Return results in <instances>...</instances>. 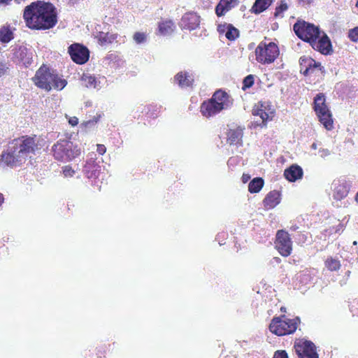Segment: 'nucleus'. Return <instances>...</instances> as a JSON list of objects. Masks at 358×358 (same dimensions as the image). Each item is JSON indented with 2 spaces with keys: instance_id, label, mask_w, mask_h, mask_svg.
<instances>
[{
  "instance_id": "nucleus-36",
  "label": "nucleus",
  "mask_w": 358,
  "mask_h": 358,
  "mask_svg": "<svg viewBox=\"0 0 358 358\" xmlns=\"http://www.w3.org/2000/svg\"><path fill=\"white\" fill-rule=\"evenodd\" d=\"M254 76L252 74L247 76L243 80L242 90L245 91L247 89L250 88L254 85Z\"/></svg>"
},
{
  "instance_id": "nucleus-34",
  "label": "nucleus",
  "mask_w": 358,
  "mask_h": 358,
  "mask_svg": "<svg viewBox=\"0 0 358 358\" xmlns=\"http://www.w3.org/2000/svg\"><path fill=\"white\" fill-rule=\"evenodd\" d=\"M67 84L66 80L59 78L57 74L52 76V80L51 81V87L56 90H61L64 89Z\"/></svg>"
},
{
  "instance_id": "nucleus-31",
  "label": "nucleus",
  "mask_w": 358,
  "mask_h": 358,
  "mask_svg": "<svg viewBox=\"0 0 358 358\" xmlns=\"http://www.w3.org/2000/svg\"><path fill=\"white\" fill-rule=\"evenodd\" d=\"M14 38L13 33L9 25L0 28V42L7 43Z\"/></svg>"
},
{
  "instance_id": "nucleus-1",
  "label": "nucleus",
  "mask_w": 358,
  "mask_h": 358,
  "mask_svg": "<svg viewBox=\"0 0 358 358\" xmlns=\"http://www.w3.org/2000/svg\"><path fill=\"white\" fill-rule=\"evenodd\" d=\"M23 19L26 26L31 30H48L58 22L55 6L44 1H34L25 6Z\"/></svg>"
},
{
  "instance_id": "nucleus-17",
  "label": "nucleus",
  "mask_w": 358,
  "mask_h": 358,
  "mask_svg": "<svg viewBox=\"0 0 358 358\" xmlns=\"http://www.w3.org/2000/svg\"><path fill=\"white\" fill-rule=\"evenodd\" d=\"M200 24V16L196 13H186L181 18L180 26L182 29H196Z\"/></svg>"
},
{
  "instance_id": "nucleus-19",
  "label": "nucleus",
  "mask_w": 358,
  "mask_h": 358,
  "mask_svg": "<svg viewBox=\"0 0 358 358\" xmlns=\"http://www.w3.org/2000/svg\"><path fill=\"white\" fill-rule=\"evenodd\" d=\"M101 169L96 160H87L83 166V173L88 178H97L99 176Z\"/></svg>"
},
{
  "instance_id": "nucleus-30",
  "label": "nucleus",
  "mask_w": 358,
  "mask_h": 358,
  "mask_svg": "<svg viewBox=\"0 0 358 358\" xmlns=\"http://www.w3.org/2000/svg\"><path fill=\"white\" fill-rule=\"evenodd\" d=\"M264 185V180L262 178H253L248 185V191L251 194L258 193L262 189Z\"/></svg>"
},
{
  "instance_id": "nucleus-23",
  "label": "nucleus",
  "mask_w": 358,
  "mask_h": 358,
  "mask_svg": "<svg viewBox=\"0 0 358 358\" xmlns=\"http://www.w3.org/2000/svg\"><path fill=\"white\" fill-rule=\"evenodd\" d=\"M280 202V194L277 190L269 192L263 200V203L266 209L275 208Z\"/></svg>"
},
{
  "instance_id": "nucleus-3",
  "label": "nucleus",
  "mask_w": 358,
  "mask_h": 358,
  "mask_svg": "<svg viewBox=\"0 0 358 358\" xmlns=\"http://www.w3.org/2000/svg\"><path fill=\"white\" fill-rule=\"evenodd\" d=\"M54 159L58 162H71L78 157L80 153V148L72 141L67 139H59L51 148Z\"/></svg>"
},
{
  "instance_id": "nucleus-37",
  "label": "nucleus",
  "mask_w": 358,
  "mask_h": 358,
  "mask_svg": "<svg viewBox=\"0 0 358 358\" xmlns=\"http://www.w3.org/2000/svg\"><path fill=\"white\" fill-rule=\"evenodd\" d=\"M348 38L352 42L356 43L358 41V27L349 30Z\"/></svg>"
},
{
  "instance_id": "nucleus-11",
  "label": "nucleus",
  "mask_w": 358,
  "mask_h": 358,
  "mask_svg": "<svg viewBox=\"0 0 358 358\" xmlns=\"http://www.w3.org/2000/svg\"><path fill=\"white\" fill-rule=\"evenodd\" d=\"M52 76L53 73L48 67L42 66L36 72L33 81L38 87L50 92L52 90Z\"/></svg>"
},
{
  "instance_id": "nucleus-26",
  "label": "nucleus",
  "mask_w": 358,
  "mask_h": 358,
  "mask_svg": "<svg viewBox=\"0 0 358 358\" xmlns=\"http://www.w3.org/2000/svg\"><path fill=\"white\" fill-rule=\"evenodd\" d=\"M274 0H255L250 11L252 13L259 14L266 10Z\"/></svg>"
},
{
  "instance_id": "nucleus-38",
  "label": "nucleus",
  "mask_w": 358,
  "mask_h": 358,
  "mask_svg": "<svg viewBox=\"0 0 358 358\" xmlns=\"http://www.w3.org/2000/svg\"><path fill=\"white\" fill-rule=\"evenodd\" d=\"M134 40L136 43H143L146 41V35L143 32H136L134 34Z\"/></svg>"
},
{
  "instance_id": "nucleus-32",
  "label": "nucleus",
  "mask_w": 358,
  "mask_h": 358,
  "mask_svg": "<svg viewBox=\"0 0 358 358\" xmlns=\"http://www.w3.org/2000/svg\"><path fill=\"white\" fill-rule=\"evenodd\" d=\"M325 267L330 271H337L341 268V264L338 259L331 257H328L324 262Z\"/></svg>"
},
{
  "instance_id": "nucleus-35",
  "label": "nucleus",
  "mask_w": 358,
  "mask_h": 358,
  "mask_svg": "<svg viewBox=\"0 0 358 358\" xmlns=\"http://www.w3.org/2000/svg\"><path fill=\"white\" fill-rule=\"evenodd\" d=\"M288 9V6L285 1L282 0L280 2V4L275 7L274 12V17H278L279 16H282L283 12L286 11Z\"/></svg>"
},
{
  "instance_id": "nucleus-15",
  "label": "nucleus",
  "mask_w": 358,
  "mask_h": 358,
  "mask_svg": "<svg viewBox=\"0 0 358 358\" xmlns=\"http://www.w3.org/2000/svg\"><path fill=\"white\" fill-rule=\"evenodd\" d=\"M244 130L243 126L232 125L226 132L227 143L230 145L242 146Z\"/></svg>"
},
{
  "instance_id": "nucleus-9",
  "label": "nucleus",
  "mask_w": 358,
  "mask_h": 358,
  "mask_svg": "<svg viewBox=\"0 0 358 358\" xmlns=\"http://www.w3.org/2000/svg\"><path fill=\"white\" fill-rule=\"evenodd\" d=\"M27 159L23 155L19 152L15 145L10 142L7 149L1 153L0 161L5 166L15 167L21 166Z\"/></svg>"
},
{
  "instance_id": "nucleus-28",
  "label": "nucleus",
  "mask_w": 358,
  "mask_h": 358,
  "mask_svg": "<svg viewBox=\"0 0 358 358\" xmlns=\"http://www.w3.org/2000/svg\"><path fill=\"white\" fill-rule=\"evenodd\" d=\"M174 23L171 20H166L159 22L158 29L162 35H168L174 31Z\"/></svg>"
},
{
  "instance_id": "nucleus-43",
  "label": "nucleus",
  "mask_w": 358,
  "mask_h": 358,
  "mask_svg": "<svg viewBox=\"0 0 358 358\" xmlns=\"http://www.w3.org/2000/svg\"><path fill=\"white\" fill-rule=\"evenodd\" d=\"M299 5L302 6L310 5L314 0H297Z\"/></svg>"
},
{
  "instance_id": "nucleus-4",
  "label": "nucleus",
  "mask_w": 358,
  "mask_h": 358,
  "mask_svg": "<svg viewBox=\"0 0 358 358\" xmlns=\"http://www.w3.org/2000/svg\"><path fill=\"white\" fill-rule=\"evenodd\" d=\"M299 322L298 317L289 319L285 315L274 317L269 324V330L278 336L292 334L296 331Z\"/></svg>"
},
{
  "instance_id": "nucleus-33",
  "label": "nucleus",
  "mask_w": 358,
  "mask_h": 358,
  "mask_svg": "<svg viewBox=\"0 0 358 358\" xmlns=\"http://www.w3.org/2000/svg\"><path fill=\"white\" fill-rule=\"evenodd\" d=\"M15 57L23 64H29L31 57L27 56V49L24 47H20L15 53Z\"/></svg>"
},
{
  "instance_id": "nucleus-14",
  "label": "nucleus",
  "mask_w": 358,
  "mask_h": 358,
  "mask_svg": "<svg viewBox=\"0 0 358 358\" xmlns=\"http://www.w3.org/2000/svg\"><path fill=\"white\" fill-rule=\"evenodd\" d=\"M311 47L322 55H329L332 52V45L329 36L323 31L318 38L313 40L309 43Z\"/></svg>"
},
{
  "instance_id": "nucleus-21",
  "label": "nucleus",
  "mask_w": 358,
  "mask_h": 358,
  "mask_svg": "<svg viewBox=\"0 0 358 358\" xmlns=\"http://www.w3.org/2000/svg\"><path fill=\"white\" fill-rule=\"evenodd\" d=\"M252 115H259L262 120V122L265 124L268 120H272L274 116V112L268 109L262 103H259L254 107Z\"/></svg>"
},
{
  "instance_id": "nucleus-2",
  "label": "nucleus",
  "mask_w": 358,
  "mask_h": 358,
  "mask_svg": "<svg viewBox=\"0 0 358 358\" xmlns=\"http://www.w3.org/2000/svg\"><path fill=\"white\" fill-rule=\"evenodd\" d=\"M233 105L231 96L222 90H216L210 99L204 101L200 106L201 115L209 118L219 114Z\"/></svg>"
},
{
  "instance_id": "nucleus-24",
  "label": "nucleus",
  "mask_w": 358,
  "mask_h": 358,
  "mask_svg": "<svg viewBox=\"0 0 358 358\" xmlns=\"http://www.w3.org/2000/svg\"><path fill=\"white\" fill-rule=\"evenodd\" d=\"M350 191V185L346 182L339 183L334 189V197L336 200L345 198Z\"/></svg>"
},
{
  "instance_id": "nucleus-42",
  "label": "nucleus",
  "mask_w": 358,
  "mask_h": 358,
  "mask_svg": "<svg viewBox=\"0 0 358 358\" xmlns=\"http://www.w3.org/2000/svg\"><path fill=\"white\" fill-rule=\"evenodd\" d=\"M8 69V67L6 66V64L0 62V76L3 75L6 72Z\"/></svg>"
},
{
  "instance_id": "nucleus-49",
  "label": "nucleus",
  "mask_w": 358,
  "mask_h": 358,
  "mask_svg": "<svg viewBox=\"0 0 358 358\" xmlns=\"http://www.w3.org/2000/svg\"><path fill=\"white\" fill-rule=\"evenodd\" d=\"M356 7L358 8V0L357 1V3H356Z\"/></svg>"
},
{
  "instance_id": "nucleus-25",
  "label": "nucleus",
  "mask_w": 358,
  "mask_h": 358,
  "mask_svg": "<svg viewBox=\"0 0 358 358\" xmlns=\"http://www.w3.org/2000/svg\"><path fill=\"white\" fill-rule=\"evenodd\" d=\"M219 31H224L226 29L225 36L229 41H234L239 36V31L235 28L231 24H224L219 27Z\"/></svg>"
},
{
  "instance_id": "nucleus-41",
  "label": "nucleus",
  "mask_w": 358,
  "mask_h": 358,
  "mask_svg": "<svg viewBox=\"0 0 358 358\" xmlns=\"http://www.w3.org/2000/svg\"><path fill=\"white\" fill-rule=\"evenodd\" d=\"M96 152L101 155H104L106 152V146L103 144H97L96 145Z\"/></svg>"
},
{
  "instance_id": "nucleus-48",
  "label": "nucleus",
  "mask_w": 358,
  "mask_h": 358,
  "mask_svg": "<svg viewBox=\"0 0 358 358\" xmlns=\"http://www.w3.org/2000/svg\"><path fill=\"white\" fill-rule=\"evenodd\" d=\"M355 200L357 203H358V192H357L356 195H355Z\"/></svg>"
},
{
  "instance_id": "nucleus-8",
  "label": "nucleus",
  "mask_w": 358,
  "mask_h": 358,
  "mask_svg": "<svg viewBox=\"0 0 358 358\" xmlns=\"http://www.w3.org/2000/svg\"><path fill=\"white\" fill-rule=\"evenodd\" d=\"M12 144L18 148L19 152L23 155L26 159L29 155H35L42 147L36 135H26L15 138L12 141Z\"/></svg>"
},
{
  "instance_id": "nucleus-22",
  "label": "nucleus",
  "mask_w": 358,
  "mask_h": 358,
  "mask_svg": "<svg viewBox=\"0 0 358 358\" xmlns=\"http://www.w3.org/2000/svg\"><path fill=\"white\" fill-rule=\"evenodd\" d=\"M303 172L302 169L298 165H292L284 171V176L290 182H295L301 179L303 176Z\"/></svg>"
},
{
  "instance_id": "nucleus-29",
  "label": "nucleus",
  "mask_w": 358,
  "mask_h": 358,
  "mask_svg": "<svg viewBox=\"0 0 358 358\" xmlns=\"http://www.w3.org/2000/svg\"><path fill=\"white\" fill-rule=\"evenodd\" d=\"M117 38V34H113L110 32H100L98 35V40L101 45L111 44L116 41Z\"/></svg>"
},
{
  "instance_id": "nucleus-5",
  "label": "nucleus",
  "mask_w": 358,
  "mask_h": 358,
  "mask_svg": "<svg viewBox=\"0 0 358 358\" xmlns=\"http://www.w3.org/2000/svg\"><path fill=\"white\" fill-rule=\"evenodd\" d=\"M313 109L320 123L327 130L334 127L332 114L326 102V97L323 93H319L314 98Z\"/></svg>"
},
{
  "instance_id": "nucleus-6",
  "label": "nucleus",
  "mask_w": 358,
  "mask_h": 358,
  "mask_svg": "<svg viewBox=\"0 0 358 358\" xmlns=\"http://www.w3.org/2000/svg\"><path fill=\"white\" fill-rule=\"evenodd\" d=\"M255 59L261 64H270L274 62L280 54L278 45L274 42L261 41L255 51Z\"/></svg>"
},
{
  "instance_id": "nucleus-18",
  "label": "nucleus",
  "mask_w": 358,
  "mask_h": 358,
  "mask_svg": "<svg viewBox=\"0 0 358 358\" xmlns=\"http://www.w3.org/2000/svg\"><path fill=\"white\" fill-rule=\"evenodd\" d=\"M195 75L192 72L180 71L175 76L174 80L180 87H192L194 83Z\"/></svg>"
},
{
  "instance_id": "nucleus-46",
  "label": "nucleus",
  "mask_w": 358,
  "mask_h": 358,
  "mask_svg": "<svg viewBox=\"0 0 358 358\" xmlns=\"http://www.w3.org/2000/svg\"><path fill=\"white\" fill-rule=\"evenodd\" d=\"M13 0H0V6H7L9 5Z\"/></svg>"
},
{
  "instance_id": "nucleus-45",
  "label": "nucleus",
  "mask_w": 358,
  "mask_h": 358,
  "mask_svg": "<svg viewBox=\"0 0 358 358\" xmlns=\"http://www.w3.org/2000/svg\"><path fill=\"white\" fill-rule=\"evenodd\" d=\"M250 179V176L248 173H243L241 177L242 182L243 183L248 182Z\"/></svg>"
},
{
  "instance_id": "nucleus-13",
  "label": "nucleus",
  "mask_w": 358,
  "mask_h": 358,
  "mask_svg": "<svg viewBox=\"0 0 358 358\" xmlns=\"http://www.w3.org/2000/svg\"><path fill=\"white\" fill-rule=\"evenodd\" d=\"M71 59L78 64H85L90 58V51L87 47L80 44L73 43L68 48Z\"/></svg>"
},
{
  "instance_id": "nucleus-27",
  "label": "nucleus",
  "mask_w": 358,
  "mask_h": 358,
  "mask_svg": "<svg viewBox=\"0 0 358 358\" xmlns=\"http://www.w3.org/2000/svg\"><path fill=\"white\" fill-rule=\"evenodd\" d=\"M81 85L87 88H95L97 85V78L89 73H83L80 78Z\"/></svg>"
},
{
  "instance_id": "nucleus-16",
  "label": "nucleus",
  "mask_w": 358,
  "mask_h": 358,
  "mask_svg": "<svg viewBox=\"0 0 358 358\" xmlns=\"http://www.w3.org/2000/svg\"><path fill=\"white\" fill-rule=\"evenodd\" d=\"M300 72L304 76L311 75L322 70L320 63L307 57H301L299 59Z\"/></svg>"
},
{
  "instance_id": "nucleus-7",
  "label": "nucleus",
  "mask_w": 358,
  "mask_h": 358,
  "mask_svg": "<svg viewBox=\"0 0 358 358\" xmlns=\"http://www.w3.org/2000/svg\"><path fill=\"white\" fill-rule=\"evenodd\" d=\"M293 30L299 38L308 43L322 33L318 26L303 20H298L293 25Z\"/></svg>"
},
{
  "instance_id": "nucleus-12",
  "label": "nucleus",
  "mask_w": 358,
  "mask_h": 358,
  "mask_svg": "<svg viewBox=\"0 0 358 358\" xmlns=\"http://www.w3.org/2000/svg\"><path fill=\"white\" fill-rule=\"evenodd\" d=\"M294 348L299 358H318L315 344L307 340L295 341Z\"/></svg>"
},
{
  "instance_id": "nucleus-44",
  "label": "nucleus",
  "mask_w": 358,
  "mask_h": 358,
  "mask_svg": "<svg viewBox=\"0 0 358 358\" xmlns=\"http://www.w3.org/2000/svg\"><path fill=\"white\" fill-rule=\"evenodd\" d=\"M69 123L71 126H73V127L76 126L78 124V117H71L69 120Z\"/></svg>"
},
{
  "instance_id": "nucleus-47",
  "label": "nucleus",
  "mask_w": 358,
  "mask_h": 358,
  "mask_svg": "<svg viewBox=\"0 0 358 358\" xmlns=\"http://www.w3.org/2000/svg\"><path fill=\"white\" fill-rule=\"evenodd\" d=\"M3 201H4L3 195L1 193H0V206L3 203Z\"/></svg>"
},
{
  "instance_id": "nucleus-39",
  "label": "nucleus",
  "mask_w": 358,
  "mask_h": 358,
  "mask_svg": "<svg viewBox=\"0 0 358 358\" xmlns=\"http://www.w3.org/2000/svg\"><path fill=\"white\" fill-rule=\"evenodd\" d=\"M62 172L65 177H72L75 174V171L69 165L64 166L62 168Z\"/></svg>"
},
{
  "instance_id": "nucleus-40",
  "label": "nucleus",
  "mask_w": 358,
  "mask_h": 358,
  "mask_svg": "<svg viewBox=\"0 0 358 358\" xmlns=\"http://www.w3.org/2000/svg\"><path fill=\"white\" fill-rule=\"evenodd\" d=\"M273 358H288V354L284 350H277L274 352Z\"/></svg>"
},
{
  "instance_id": "nucleus-10",
  "label": "nucleus",
  "mask_w": 358,
  "mask_h": 358,
  "mask_svg": "<svg viewBox=\"0 0 358 358\" xmlns=\"http://www.w3.org/2000/svg\"><path fill=\"white\" fill-rule=\"evenodd\" d=\"M275 248L279 254L284 257H289L292 252V241L289 233L284 230H278L274 241Z\"/></svg>"
},
{
  "instance_id": "nucleus-20",
  "label": "nucleus",
  "mask_w": 358,
  "mask_h": 358,
  "mask_svg": "<svg viewBox=\"0 0 358 358\" xmlns=\"http://www.w3.org/2000/svg\"><path fill=\"white\" fill-rule=\"evenodd\" d=\"M238 3V0H220L215 7V13L218 17L223 16Z\"/></svg>"
}]
</instances>
